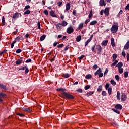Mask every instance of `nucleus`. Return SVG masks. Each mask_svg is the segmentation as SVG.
Wrapping results in <instances>:
<instances>
[{
	"label": "nucleus",
	"instance_id": "obj_1",
	"mask_svg": "<svg viewBox=\"0 0 129 129\" xmlns=\"http://www.w3.org/2000/svg\"><path fill=\"white\" fill-rule=\"evenodd\" d=\"M92 52H96L97 55H100L102 52V47L100 45L94 44V46H92L91 47Z\"/></svg>",
	"mask_w": 129,
	"mask_h": 129
},
{
	"label": "nucleus",
	"instance_id": "obj_2",
	"mask_svg": "<svg viewBox=\"0 0 129 129\" xmlns=\"http://www.w3.org/2000/svg\"><path fill=\"white\" fill-rule=\"evenodd\" d=\"M63 96L64 97V98L69 99V100H73V99H74V96L67 92L64 93Z\"/></svg>",
	"mask_w": 129,
	"mask_h": 129
},
{
	"label": "nucleus",
	"instance_id": "obj_3",
	"mask_svg": "<svg viewBox=\"0 0 129 129\" xmlns=\"http://www.w3.org/2000/svg\"><path fill=\"white\" fill-rule=\"evenodd\" d=\"M117 31H118V26L117 25H112L111 28V32H112V33H116V32H117Z\"/></svg>",
	"mask_w": 129,
	"mask_h": 129
},
{
	"label": "nucleus",
	"instance_id": "obj_4",
	"mask_svg": "<svg viewBox=\"0 0 129 129\" xmlns=\"http://www.w3.org/2000/svg\"><path fill=\"white\" fill-rule=\"evenodd\" d=\"M18 70L19 71L21 70H25V74H28V73H29V68H28V67H27V64H26L24 67H23L22 68L18 69Z\"/></svg>",
	"mask_w": 129,
	"mask_h": 129
},
{
	"label": "nucleus",
	"instance_id": "obj_5",
	"mask_svg": "<svg viewBox=\"0 0 129 129\" xmlns=\"http://www.w3.org/2000/svg\"><path fill=\"white\" fill-rule=\"evenodd\" d=\"M95 76L99 75V77L101 78V77H103V73L102 72H100V71H96L94 73Z\"/></svg>",
	"mask_w": 129,
	"mask_h": 129
},
{
	"label": "nucleus",
	"instance_id": "obj_6",
	"mask_svg": "<svg viewBox=\"0 0 129 129\" xmlns=\"http://www.w3.org/2000/svg\"><path fill=\"white\" fill-rule=\"evenodd\" d=\"M5 97H7V94L2 92L0 93V103H2L3 101L2 98H5Z\"/></svg>",
	"mask_w": 129,
	"mask_h": 129
},
{
	"label": "nucleus",
	"instance_id": "obj_7",
	"mask_svg": "<svg viewBox=\"0 0 129 129\" xmlns=\"http://www.w3.org/2000/svg\"><path fill=\"white\" fill-rule=\"evenodd\" d=\"M74 32V29H73V28H72L71 26L69 27L67 29V33L68 34H72Z\"/></svg>",
	"mask_w": 129,
	"mask_h": 129
},
{
	"label": "nucleus",
	"instance_id": "obj_8",
	"mask_svg": "<svg viewBox=\"0 0 129 129\" xmlns=\"http://www.w3.org/2000/svg\"><path fill=\"white\" fill-rule=\"evenodd\" d=\"M19 17H22V14L20 13L16 12L13 15V19H18Z\"/></svg>",
	"mask_w": 129,
	"mask_h": 129
},
{
	"label": "nucleus",
	"instance_id": "obj_9",
	"mask_svg": "<svg viewBox=\"0 0 129 129\" xmlns=\"http://www.w3.org/2000/svg\"><path fill=\"white\" fill-rule=\"evenodd\" d=\"M121 99L122 101H126L127 96L125 93H122Z\"/></svg>",
	"mask_w": 129,
	"mask_h": 129
},
{
	"label": "nucleus",
	"instance_id": "obj_10",
	"mask_svg": "<svg viewBox=\"0 0 129 129\" xmlns=\"http://www.w3.org/2000/svg\"><path fill=\"white\" fill-rule=\"evenodd\" d=\"M93 38V35H91L89 39H88L85 42V47H86V46H87V45H88V43H90V42H91V40H92Z\"/></svg>",
	"mask_w": 129,
	"mask_h": 129
},
{
	"label": "nucleus",
	"instance_id": "obj_11",
	"mask_svg": "<svg viewBox=\"0 0 129 129\" xmlns=\"http://www.w3.org/2000/svg\"><path fill=\"white\" fill-rule=\"evenodd\" d=\"M57 91H60V92H61V94L62 95H64V93H66V92H65L66 91V89H63L62 88H57L56 89Z\"/></svg>",
	"mask_w": 129,
	"mask_h": 129
},
{
	"label": "nucleus",
	"instance_id": "obj_12",
	"mask_svg": "<svg viewBox=\"0 0 129 129\" xmlns=\"http://www.w3.org/2000/svg\"><path fill=\"white\" fill-rule=\"evenodd\" d=\"M115 108L116 109H119V110H121L122 109V105L120 104H117L115 106Z\"/></svg>",
	"mask_w": 129,
	"mask_h": 129
},
{
	"label": "nucleus",
	"instance_id": "obj_13",
	"mask_svg": "<svg viewBox=\"0 0 129 129\" xmlns=\"http://www.w3.org/2000/svg\"><path fill=\"white\" fill-rule=\"evenodd\" d=\"M49 13H50V16L53 18H57V15L55 14V12H54V11H53V10L51 9V11L49 12Z\"/></svg>",
	"mask_w": 129,
	"mask_h": 129
},
{
	"label": "nucleus",
	"instance_id": "obj_14",
	"mask_svg": "<svg viewBox=\"0 0 129 129\" xmlns=\"http://www.w3.org/2000/svg\"><path fill=\"white\" fill-rule=\"evenodd\" d=\"M22 63H24V61H23V60L20 59H18L15 62L16 65H17V66L21 65V64H22Z\"/></svg>",
	"mask_w": 129,
	"mask_h": 129
},
{
	"label": "nucleus",
	"instance_id": "obj_15",
	"mask_svg": "<svg viewBox=\"0 0 129 129\" xmlns=\"http://www.w3.org/2000/svg\"><path fill=\"white\" fill-rule=\"evenodd\" d=\"M104 14H105V16L109 15V8L108 7L106 8L105 9Z\"/></svg>",
	"mask_w": 129,
	"mask_h": 129
},
{
	"label": "nucleus",
	"instance_id": "obj_16",
	"mask_svg": "<svg viewBox=\"0 0 129 129\" xmlns=\"http://www.w3.org/2000/svg\"><path fill=\"white\" fill-rule=\"evenodd\" d=\"M99 5L101 7H103V6H106V3H105V1L104 0H100L99 2Z\"/></svg>",
	"mask_w": 129,
	"mask_h": 129
},
{
	"label": "nucleus",
	"instance_id": "obj_17",
	"mask_svg": "<svg viewBox=\"0 0 129 129\" xmlns=\"http://www.w3.org/2000/svg\"><path fill=\"white\" fill-rule=\"evenodd\" d=\"M108 43V40H106L105 41H104L102 42L101 43V45L103 46V47H105L106 46H107V44Z\"/></svg>",
	"mask_w": 129,
	"mask_h": 129
},
{
	"label": "nucleus",
	"instance_id": "obj_18",
	"mask_svg": "<svg viewBox=\"0 0 129 129\" xmlns=\"http://www.w3.org/2000/svg\"><path fill=\"white\" fill-rule=\"evenodd\" d=\"M22 38H23V36H19L18 37H17L15 38L14 42H15V43H17V42H19L20 40H22Z\"/></svg>",
	"mask_w": 129,
	"mask_h": 129
},
{
	"label": "nucleus",
	"instance_id": "obj_19",
	"mask_svg": "<svg viewBox=\"0 0 129 129\" xmlns=\"http://www.w3.org/2000/svg\"><path fill=\"white\" fill-rule=\"evenodd\" d=\"M102 88H103L102 85H101L100 86H98L97 89V92H99V93L101 92L102 91Z\"/></svg>",
	"mask_w": 129,
	"mask_h": 129
},
{
	"label": "nucleus",
	"instance_id": "obj_20",
	"mask_svg": "<svg viewBox=\"0 0 129 129\" xmlns=\"http://www.w3.org/2000/svg\"><path fill=\"white\" fill-rule=\"evenodd\" d=\"M94 93V92L93 91H90L89 92H87L86 94H85V96H90V95H92Z\"/></svg>",
	"mask_w": 129,
	"mask_h": 129
},
{
	"label": "nucleus",
	"instance_id": "obj_21",
	"mask_svg": "<svg viewBox=\"0 0 129 129\" xmlns=\"http://www.w3.org/2000/svg\"><path fill=\"white\" fill-rule=\"evenodd\" d=\"M112 110L114 111V112H115V113H117V114H120V111H119V110H118V109H117L112 108Z\"/></svg>",
	"mask_w": 129,
	"mask_h": 129
},
{
	"label": "nucleus",
	"instance_id": "obj_22",
	"mask_svg": "<svg viewBox=\"0 0 129 129\" xmlns=\"http://www.w3.org/2000/svg\"><path fill=\"white\" fill-rule=\"evenodd\" d=\"M111 43L112 47H115V42H114V38H112L111 39Z\"/></svg>",
	"mask_w": 129,
	"mask_h": 129
},
{
	"label": "nucleus",
	"instance_id": "obj_23",
	"mask_svg": "<svg viewBox=\"0 0 129 129\" xmlns=\"http://www.w3.org/2000/svg\"><path fill=\"white\" fill-rule=\"evenodd\" d=\"M0 88H1V89H4V90H7V87H6L5 86V85L3 84H0Z\"/></svg>",
	"mask_w": 129,
	"mask_h": 129
},
{
	"label": "nucleus",
	"instance_id": "obj_24",
	"mask_svg": "<svg viewBox=\"0 0 129 129\" xmlns=\"http://www.w3.org/2000/svg\"><path fill=\"white\" fill-rule=\"evenodd\" d=\"M70 76V75L68 73L63 74L62 75V77H64V78H68Z\"/></svg>",
	"mask_w": 129,
	"mask_h": 129
},
{
	"label": "nucleus",
	"instance_id": "obj_25",
	"mask_svg": "<svg viewBox=\"0 0 129 129\" xmlns=\"http://www.w3.org/2000/svg\"><path fill=\"white\" fill-rule=\"evenodd\" d=\"M45 39H46V35H43L40 38V42H43V41H44V40H45Z\"/></svg>",
	"mask_w": 129,
	"mask_h": 129
},
{
	"label": "nucleus",
	"instance_id": "obj_26",
	"mask_svg": "<svg viewBox=\"0 0 129 129\" xmlns=\"http://www.w3.org/2000/svg\"><path fill=\"white\" fill-rule=\"evenodd\" d=\"M123 66V63H122V62H119L117 65L116 67H118V68H121Z\"/></svg>",
	"mask_w": 129,
	"mask_h": 129
},
{
	"label": "nucleus",
	"instance_id": "obj_27",
	"mask_svg": "<svg viewBox=\"0 0 129 129\" xmlns=\"http://www.w3.org/2000/svg\"><path fill=\"white\" fill-rule=\"evenodd\" d=\"M125 50H128L129 48V41H127L124 47Z\"/></svg>",
	"mask_w": 129,
	"mask_h": 129
},
{
	"label": "nucleus",
	"instance_id": "obj_28",
	"mask_svg": "<svg viewBox=\"0 0 129 129\" xmlns=\"http://www.w3.org/2000/svg\"><path fill=\"white\" fill-rule=\"evenodd\" d=\"M96 24H97V21L96 20H93L90 23V26H93V25H95Z\"/></svg>",
	"mask_w": 129,
	"mask_h": 129
},
{
	"label": "nucleus",
	"instance_id": "obj_29",
	"mask_svg": "<svg viewBox=\"0 0 129 129\" xmlns=\"http://www.w3.org/2000/svg\"><path fill=\"white\" fill-rule=\"evenodd\" d=\"M108 90V93L109 95H111L112 93V88H109Z\"/></svg>",
	"mask_w": 129,
	"mask_h": 129
},
{
	"label": "nucleus",
	"instance_id": "obj_30",
	"mask_svg": "<svg viewBox=\"0 0 129 129\" xmlns=\"http://www.w3.org/2000/svg\"><path fill=\"white\" fill-rule=\"evenodd\" d=\"M66 11H69L70 10V3H68L66 5Z\"/></svg>",
	"mask_w": 129,
	"mask_h": 129
},
{
	"label": "nucleus",
	"instance_id": "obj_31",
	"mask_svg": "<svg viewBox=\"0 0 129 129\" xmlns=\"http://www.w3.org/2000/svg\"><path fill=\"white\" fill-rule=\"evenodd\" d=\"M86 79H90L92 78V76L91 74L86 75L85 76Z\"/></svg>",
	"mask_w": 129,
	"mask_h": 129
},
{
	"label": "nucleus",
	"instance_id": "obj_32",
	"mask_svg": "<svg viewBox=\"0 0 129 129\" xmlns=\"http://www.w3.org/2000/svg\"><path fill=\"white\" fill-rule=\"evenodd\" d=\"M31 14V11L29 9H27V10L24 12V15H30Z\"/></svg>",
	"mask_w": 129,
	"mask_h": 129
},
{
	"label": "nucleus",
	"instance_id": "obj_33",
	"mask_svg": "<svg viewBox=\"0 0 129 129\" xmlns=\"http://www.w3.org/2000/svg\"><path fill=\"white\" fill-rule=\"evenodd\" d=\"M117 100H119L120 99V93L119 91L117 92Z\"/></svg>",
	"mask_w": 129,
	"mask_h": 129
},
{
	"label": "nucleus",
	"instance_id": "obj_34",
	"mask_svg": "<svg viewBox=\"0 0 129 129\" xmlns=\"http://www.w3.org/2000/svg\"><path fill=\"white\" fill-rule=\"evenodd\" d=\"M110 82L111 84H112L113 86H115L116 85V82H115V81H114V80H111Z\"/></svg>",
	"mask_w": 129,
	"mask_h": 129
},
{
	"label": "nucleus",
	"instance_id": "obj_35",
	"mask_svg": "<svg viewBox=\"0 0 129 129\" xmlns=\"http://www.w3.org/2000/svg\"><path fill=\"white\" fill-rule=\"evenodd\" d=\"M67 25H68V23H67V22L63 21H62V23H61V26H62L63 27H66V26H67Z\"/></svg>",
	"mask_w": 129,
	"mask_h": 129
},
{
	"label": "nucleus",
	"instance_id": "obj_36",
	"mask_svg": "<svg viewBox=\"0 0 129 129\" xmlns=\"http://www.w3.org/2000/svg\"><path fill=\"white\" fill-rule=\"evenodd\" d=\"M5 22H6V20H5V16H3L2 19V23L3 26H5V25H6Z\"/></svg>",
	"mask_w": 129,
	"mask_h": 129
},
{
	"label": "nucleus",
	"instance_id": "obj_37",
	"mask_svg": "<svg viewBox=\"0 0 129 129\" xmlns=\"http://www.w3.org/2000/svg\"><path fill=\"white\" fill-rule=\"evenodd\" d=\"M76 41H77V42H80V41H81V35H79L77 37Z\"/></svg>",
	"mask_w": 129,
	"mask_h": 129
},
{
	"label": "nucleus",
	"instance_id": "obj_38",
	"mask_svg": "<svg viewBox=\"0 0 129 129\" xmlns=\"http://www.w3.org/2000/svg\"><path fill=\"white\" fill-rule=\"evenodd\" d=\"M113 57V61H115L116 60V58H117V54H114L112 56Z\"/></svg>",
	"mask_w": 129,
	"mask_h": 129
},
{
	"label": "nucleus",
	"instance_id": "obj_39",
	"mask_svg": "<svg viewBox=\"0 0 129 129\" xmlns=\"http://www.w3.org/2000/svg\"><path fill=\"white\" fill-rule=\"evenodd\" d=\"M118 70L120 74H122V73H123V68H119Z\"/></svg>",
	"mask_w": 129,
	"mask_h": 129
},
{
	"label": "nucleus",
	"instance_id": "obj_40",
	"mask_svg": "<svg viewBox=\"0 0 129 129\" xmlns=\"http://www.w3.org/2000/svg\"><path fill=\"white\" fill-rule=\"evenodd\" d=\"M23 110H24V111H27V112H31V110L27 108H23Z\"/></svg>",
	"mask_w": 129,
	"mask_h": 129
},
{
	"label": "nucleus",
	"instance_id": "obj_41",
	"mask_svg": "<svg viewBox=\"0 0 129 129\" xmlns=\"http://www.w3.org/2000/svg\"><path fill=\"white\" fill-rule=\"evenodd\" d=\"M63 47H64V44L63 43L58 44L57 45V48H58V49H61V48H63Z\"/></svg>",
	"mask_w": 129,
	"mask_h": 129
},
{
	"label": "nucleus",
	"instance_id": "obj_42",
	"mask_svg": "<svg viewBox=\"0 0 129 129\" xmlns=\"http://www.w3.org/2000/svg\"><path fill=\"white\" fill-rule=\"evenodd\" d=\"M124 77L127 78L128 77V72L126 71L124 73Z\"/></svg>",
	"mask_w": 129,
	"mask_h": 129
},
{
	"label": "nucleus",
	"instance_id": "obj_43",
	"mask_svg": "<svg viewBox=\"0 0 129 129\" xmlns=\"http://www.w3.org/2000/svg\"><path fill=\"white\" fill-rule=\"evenodd\" d=\"M108 73V68H106L104 73V76L107 75Z\"/></svg>",
	"mask_w": 129,
	"mask_h": 129
},
{
	"label": "nucleus",
	"instance_id": "obj_44",
	"mask_svg": "<svg viewBox=\"0 0 129 129\" xmlns=\"http://www.w3.org/2000/svg\"><path fill=\"white\" fill-rule=\"evenodd\" d=\"M83 28V23H82L79 25L78 29H82Z\"/></svg>",
	"mask_w": 129,
	"mask_h": 129
},
{
	"label": "nucleus",
	"instance_id": "obj_45",
	"mask_svg": "<svg viewBox=\"0 0 129 129\" xmlns=\"http://www.w3.org/2000/svg\"><path fill=\"white\" fill-rule=\"evenodd\" d=\"M117 63H118V60H115V61L111 64V66H115V65H116Z\"/></svg>",
	"mask_w": 129,
	"mask_h": 129
},
{
	"label": "nucleus",
	"instance_id": "obj_46",
	"mask_svg": "<svg viewBox=\"0 0 129 129\" xmlns=\"http://www.w3.org/2000/svg\"><path fill=\"white\" fill-rule=\"evenodd\" d=\"M15 44H16V41H13V42L11 43V49H13L14 48V46L15 45Z\"/></svg>",
	"mask_w": 129,
	"mask_h": 129
},
{
	"label": "nucleus",
	"instance_id": "obj_47",
	"mask_svg": "<svg viewBox=\"0 0 129 129\" xmlns=\"http://www.w3.org/2000/svg\"><path fill=\"white\" fill-rule=\"evenodd\" d=\"M102 95H103V96H106V95H107V93L106 92L103 91H102Z\"/></svg>",
	"mask_w": 129,
	"mask_h": 129
},
{
	"label": "nucleus",
	"instance_id": "obj_48",
	"mask_svg": "<svg viewBox=\"0 0 129 129\" xmlns=\"http://www.w3.org/2000/svg\"><path fill=\"white\" fill-rule=\"evenodd\" d=\"M115 79H116L117 81H119L120 77H119V75H116L115 76Z\"/></svg>",
	"mask_w": 129,
	"mask_h": 129
},
{
	"label": "nucleus",
	"instance_id": "obj_49",
	"mask_svg": "<svg viewBox=\"0 0 129 129\" xmlns=\"http://www.w3.org/2000/svg\"><path fill=\"white\" fill-rule=\"evenodd\" d=\"M92 17V11L91 10L90 11V13L88 15V18H89V19H90V18H91Z\"/></svg>",
	"mask_w": 129,
	"mask_h": 129
},
{
	"label": "nucleus",
	"instance_id": "obj_50",
	"mask_svg": "<svg viewBox=\"0 0 129 129\" xmlns=\"http://www.w3.org/2000/svg\"><path fill=\"white\" fill-rule=\"evenodd\" d=\"M90 88V85H88L85 86V90H87L88 89H89Z\"/></svg>",
	"mask_w": 129,
	"mask_h": 129
},
{
	"label": "nucleus",
	"instance_id": "obj_51",
	"mask_svg": "<svg viewBox=\"0 0 129 129\" xmlns=\"http://www.w3.org/2000/svg\"><path fill=\"white\" fill-rule=\"evenodd\" d=\"M105 88L106 90H107L108 89V88H109V84H108V83H107L105 85Z\"/></svg>",
	"mask_w": 129,
	"mask_h": 129
},
{
	"label": "nucleus",
	"instance_id": "obj_52",
	"mask_svg": "<svg viewBox=\"0 0 129 129\" xmlns=\"http://www.w3.org/2000/svg\"><path fill=\"white\" fill-rule=\"evenodd\" d=\"M122 13H123V11L122 10H120V12L118 13V15H117V17H120V15H122Z\"/></svg>",
	"mask_w": 129,
	"mask_h": 129
},
{
	"label": "nucleus",
	"instance_id": "obj_53",
	"mask_svg": "<svg viewBox=\"0 0 129 129\" xmlns=\"http://www.w3.org/2000/svg\"><path fill=\"white\" fill-rule=\"evenodd\" d=\"M16 114L17 115H19V116H21L22 117H23V116H25V114L23 113H17Z\"/></svg>",
	"mask_w": 129,
	"mask_h": 129
},
{
	"label": "nucleus",
	"instance_id": "obj_54",
	"mask_svg": "<svg viewBox=\"0 0 129 129\" xmlns=\"http://www.w3.org/2000/svg\"><path fill=\"white\" fill-rule=\"evenodd\" d=\"M43 13L45 15H46V16H48L49 15V13H48V10H44Z\"/></svg>",
	"mask_w": 129,
	"mask_h": 129
},
{
	"label": "nucleus",
	"instance_id": "obj_55",
	"mask_svg": "<svg viewBox=\"0 0 129 129\" xmlns=\"http://www.w3.org/2000/svg\"><path fill=\"white\" fill-rule=\"evenodd\" d=\"M56 27H57V30H61L62 27L60 26L59 24H56Z\"/></svg>",
	"mask_w": 129,
	"mask_h": 129
},
{
	"label": "nucleus",
	"instance_id": "obj_56",
	"mask_svg": "<svg viewBox=\"0 0 129 129\" xmlns=\"http://www.w3.org/2000/svg\"><path fill=\"white\" fill-rule=\"evenodd\" d=\"M98 67V66H97V64H95L93 66V69L94 70H96V69H97V68Z\"/></svg>",
	"mask_w": 129,
	"mask_h": 129
},
{
	"label": "nucleus",
	"instance_id": "obj_57",
	"mask_svg": "<svg viewBox=\"0 0 129 129\" xmlns=\"http://www.w3.org/2000/svg\"><path fill=\"white\" fill-rule=\"evenodd\" d=\"M17 54H20V53H21V52H22V50H21V49H18L16 50V51Z\"/></svg>",
	"mask_w": 129,
	"mask_h": 129
},
{
	"label": "nucleus",
	"instance_id": "obj_58",
	"mask_svg": "<svg viewBox=\"0 0 129 129\" xmlns=\"http://www.w3.org/2000/svg\"><path fill=\"white\" fill-rule=\"evenodd\" d=\"M37 26H38L39 30H41V25H40V23L39 21H38L37 22Z\"/></svg>",
	"mask_w": 129,
	"mask_h": 129
},
{
	"label": "nucleus",
	"instance_id": "obj_59",
	"mask_svg": "<svg viewBox=\"0 0 129 129\" xmlns=\"http://www.w3.org/2000/svg\"><path fill=\"white\" fill-rule=\"evenodd\" d=\"M76 91H77V92H79V93H82V92H83L82 89H81L76 90Z\"/></svg>",
	"mask_w": 129,
	"mask_h": 129
},
{
	"label": "nucleus",
	"instance_id": "obj_60",
	"mask_svg": "<svg viewBox=\"0 0 129 129\" xmlns=\"http://www.w3.org/2000/svg\"><path fill=\"white\" fill-rule=\"evenodd\" d=\"M89 22H90V18H89L88 19H87L85 21V24L86 25H87V23H89Z\"/></svg>",
	"mask_w": 129,
	"mask_h": 129
},
{
	"label": "nucleus",
	"instance_id": "obj_61",
	"mask_svg": "<svg viewBox=\"0 0 129 129\" xmlns=\"http://www.w3.org/2000/svg\"><path fill=\"white\" fill-rule=\"evenodd\" d=\"M28 9H30V5H26L24 8V11L25 10H28Z\"/></svg>",
	"mask_w": 129,
	"mask_h": 129
},
{
	"label": "nucleus",
	"instance_id": "obj_62",
	"mask_svg": "<svg viewBox=\"0 0 129 129\" xmlns=\"http://www.w3.org/2000/svg\"><path fill=\"white\" fill-rule=\"evenodd\" d=\"M73 15H74V16H77V13H76V10H74L73 11Z\"/></svg>",
	"mask_w": 129,
	"mask_h": 129
},
{
	"label": "nucleus",
	"instance_id": "obj_63",
	"mask_svg": "<svg viewBox=\"0 0 129 129\" xmlns=\"http://www.w3.org/2000/svg\"><path fill=\"white\" fill-rule=\"evenodd\" d=\"M84 57H85V56H84L83 55H81V56H80L79 57V60H82V58H84Z\"/></svg>",
	"mask_w": 129,
	"mask_h": 129
},
{
	"label": "nucleus",
	"instance_id": "obj_64",
	"mask_svg": "<svg viewBox=\"0 0 129 129\" xmlns=\"http://www.w3.org/2000/svg\"><path fill=\"white\" fill-rule=\"evenodd\" d=\"M125 10H128V11H129V3L126 6Z\"/></svg>",
	"mask_w": 129,
	"mask_h": 129
}]
</instances>
